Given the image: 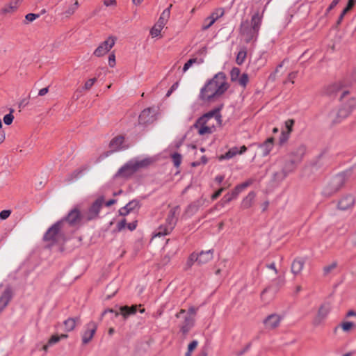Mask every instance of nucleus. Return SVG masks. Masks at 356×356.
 <instances>
[{
  "instance_id": "f257e3e1",
  "label": "nucleus",
  "mask_w": 356,
  "mask_h": 356,
  "mask_svg": "<svg viewBox=\"0 0 356 356\" xmlns=\"http://www.w3.org/2000/svg\"><path fill=\"white\" fill-rule=\"evenodd\" d=\"M228 88L225 74L218 72L201 88L199 98L204 102H212L222 95Z\"/></svg>"
},
{
  "instance_id": "f03ea898",
  "label": "nucleus",
  "mask_w": 356,
  "mask_h": 356,
  "mask_svg": "<svg viewBox=\"0 0 356 356\" xmlns=\"http://www.w3.org/2000/svg\"><path fill=\"white\" fill-rule=\"evenodd\" d=\"M263 14L257 11L251 17V20L241 22L240 35L246 43L254 42L258 37L261 25Z\"/></svg>"
},
{
  "instance_id": "7ed1b4c3",
  "label": "nucleus",
  "mask_w": 356,
  "mask_h": 356,
  "mask_svg": "<svg viewBox=\"0 0 356 356\" xmlns=\"http://www.w3.org/2000/svg\"><path fill=\"white\" fill-rule=\"evenodd\" d=\"M218 115L217 111H212L200 117L193 125L197 134L203 136L211 134L218 121Z\"/></svg>"
},
{
  "instance_id": "20e7f679",
  "label": "nucleus",
  "mask_w": 356,
  "mask_h": 356,
  "mask_svg": "<svg viewBox=\"0 0 356 356\" xmlns=\"http://www.w3.org/2000/svg\"><path fill=\"white\" fill-rule=\"evenodd\" d=\"M151 162L152 161L149 159L131 160L118 170L116 176L128 177L132 175L140 168L147 167L151 163Z\"/></svg>"
},
{
  "instance_id": "39448f33",
  "label": "nucleus",
  "mask_w": 356,
  "mask_h": 356,
  "mask_svg": "<svg viewBox=\"0 0 356 356\" xmlns=\"http://www.w3.org/2000/svg\"><path fill=\"white\" fill-rule=\"evenodd\" d=\"M178 213L179 208L177 207L171 208L165 219V224L164 225H161L158 228L155 236H161L170 234L176 225Z\"/></svg>"
},
{
  "instance_id": "423d86ee",
  "label": "nucleus",
  "mask_w": 356,
  "mask_h": 356,
  "mask_svg": "<svg viewBox=\"0 0 356 356\" xmlns=\"http://www.w3.org/2000/svg\"><path fill=\"white\" fill-rule=\"evenodd\" d=\"M346 181V177L343 173L334 176L324 186L322 191L323 195L327 197L332 195L343 186Z\"/></svg>"
},
{
  "instance_id": "0eeeda50",
  "label": "nucleus",
  "mask_w": 356,
  "mask_h": 356,
  "mask_svg": "<svg viewBox=\"0 0 356 356\" xmlns=\"http://www.w3.org/2000/svg\"><path fill=\"white\" fill-rule=\"evenodd\" d=\"M104 202V200L103 197L97 198L89 207L88 210L84 213L83 218L87 221L96 219L99 216Z\"/></svg>"
},
{
  "instance_id": "6e6552de",
  "label": "nucleus",
  "mask_w": 356,
  "mask_h": 356,
  "mask_svg": "<svg viewBox=\"0 0 356 356\" xmlns=\"http://www.w3.org/2000/svg\"><path fill=\"white\" fill-rule=\"evenodd\" d=\"M350 114V110H348L342 106L338 110L332 111L327 117L328 121L332 124L340 123Z\"/></svg>"
},
{
  "instance_id": "1a4fd4ad",
  "label": "nucleus",
  "mask_w": 356,
  "mask_h": 356,
  "mask_svg": "<svg viewBox=\"0 0 356 356\" xmlns=\"http://www.w3.org/2000/svg\"><path fill=\"white\" fill-rule=\"evenodd\" d=\"M116 38L113 36L108 37L105 41L102 42L94 51L93 55L97 57H102L106 54L114 46Z\"/></svg>"
},
{
  "instance_id": "9d476101",
  "label": "nucleus",
  "mask_w": 356,
  "mask_h": 356,
  "mask_svg": "<svg viewBox=\"0 0 356 356\" xmlns=\"http://www.w3.org/2000/svg\"><path fill=\"white\" fill-rule=\"evenodd\" d=\"M97 329V325L94 321L87 323L81 332V340L83 344H88L92 339Z\"/></svg>"
},
{
  "instance_id": "9b49d317",
  "label": "nucleus",
  "mask_w": 356,
  "mask_h": 356,
  "mask_svg": "<svg viewBox=\"0 0 356 356\" xmlns=\"http://www.w3.org/2000/svg\"><path fill=\"white\" fill-rule=\"evenodd\" d=\"M332 307L330 303L324 302L319 307L318 312L313 320V324L316 326L321 325L327 318Z\"/></svg>"
},
{
  "instance_id": "f8f14e48",
  "label": "nucleus",
  "mask_w": 356,
  "mask_h": 356,
  "mask_svg": "<svg viewBox=\"0 0 356 356\" xmlns=\"http://www.w3.org/2000/svg\"><path fill=\"white\" fill-rule=\"evenodd\" d=\"M284 316L278 314H271L268 315L264 321L263 323L266 329L273 330L277 328Z\"/></svg>"
},
{
  "instance_id": "ddd939ff",
  "label": "nucleus",
  "mask_w": 356,
  "mask_h": 356,
  "mask_svg": "<svg viewBox=\"0 0 356 356\" xmlns=\"http://www.w3.org/2000/svg\"><path fill=\"white\" fill-rule=\"evenodd\" d=\"M355 203V198L354 195L351 194H347L342 196L337 204V207L339 209L342 211H347L352 209Z\"/></svg>"
},
{
  "instance_id": "4468645a",
  "label": "nucleus",
  "mask_w": 356,
  "mask_h": 356,
  "mask_svg": "<svg viewBox=\"0 0 356 356\" xmlns=\"http://www.w3.org/2000/svg\"><path fill=\"white\" fill-rule=\"evenodd\" d=\"M156 110L152 108L144 109L139 116V123L147 124L156 120Z\"/></svg>"
},
{
  "instance_id": "2eb2a0df",
  "label": "nucleus",
  "mask_w": 356,
  "mask_h": 356,
  "mask_svg": "<svg viewBox=\"0 0 356 356\" xmlns=\"http://www.w3.org/2000/svg\"><path fill=\"white\" fill-rule=\"evenodd\" d=\"M22 1L23 0H10L1 9L0 13L3 15L13 14L17 10Z\"/></svg>"
},
{
  "instance_id": "dca6fc26",
  "label": "nucleus",
  "mask_w": 356,
  "mask_h": 356,
  "mask_svg": "<svg viewBox=\"0 0 356 356\" xmlns=\"http://www.w3.org/2000/svg\"><path fill=\"white\" fill-rule=\"evenodd\" d=\"M63 221H59L53 225L45 233L44 240L46 241H55L57 239L58 232L61 228Z\"/></svg>"
},
{
  "instance_id": "f3484780",
  "label": "nucleus",
  "mask_w": 356,
  "mask_h": 356,
  "mask_svg": "<svg viewBox=\"0 0 356 356\" xmlns=\"http://www.w3.org/2000/svg\"><path fill=\"white\" fill-rule=\"evenodd\" d=\"M11 299V291L6 288L0 294V313L6 307Z\"/></svg>"
},
{
  "instance_id": "a211bd4d",
  "label": "nucleus",
  "mask_w": 356,
  "mask_h": 356,
  "mask_svg": "<svg viewBox=\"0 0 356 356\" xmlns=\"http://www.w3.org/2000/svg\"><path fill=\"white\" fill-rule=\"evenodd\" d=\"M305 263V259H303L302 258L295 259L291 264V273L295 275H299L303 269Z\"/></svg>"
},
{
  "instance_id": "6ab92c4d",
  "label": "nucleus",
  "mask_w": 356,
  "mask_h": 356,
  "mask_svg": "<svg viewBox=\"0 0 356 356\" xmlns=\"http://www.w3.org/2000/svg\"><path fill=\"white\" fill-rule=\"evenodd\" d=\"M81 218V216L79 210L75 208L68 213L65 220L70 225H76L80 221Z\"/></svg>"
},
{
  "instance_id": "aec40b11",
  "label": "nucleus",
  "mask_w": 356,
  "mask_h": 356,
  "mask_svg": "<svg viewBox=\"0 0 356 356\" xmlns=\"http://www.w3.org/2000/svg\"><path fill=\"white\" fill-rule=\"evenodd\" d=\"M195 318L191 316H186L184 321L180 326V330L183 334H186L189 330L193 327Z\"/></svg>"
},
{
  "instance_id": "412c9836",
  "label": "nucleus",
  "mask_w": 356,
  "mask_h": 356,
  "mask_svg": "<svg viewBox=\"0 0 356 356\" xmlns=\"http://www.w3.org/2000/svg\"><path fill=\"white\" fill-rule=\"evenodd\" d=\"M262 156H267L273 147V138H268L263 144L259 145Z\"/></svg>"
},
{
  "instance_id": "4be33fe9",
  "label": "nucleus",
  "mask_w": 356,
  "mask_h": 356,
  "mask_svg": "<svg viewBox=\"0 0 356 356\" xmlns=\"http://www.w3.org/2000/svg\"><path fill=\"white\" fill-rule=\"evenodd\" d=\"M124 140V137L121 136H117L112 139L109 145L111 152H116L124 148L122 146Z\"/></svg>"
},
{
  "instance_id": "5701e85b",
  "label": "nucleus",
  "mask_w": 356,
  "mask_h": 356,
  "mask_svg": "<svg viewBox=\"0 0 356 356\" xmlns=\"http://www.w3.org/2000/svg\"><path fill=\"white\" fill-rule=\"evenodd\" d=\"M141 305H132L131 307L129 306H123L120 308V314L122 315L124 318H127L129 315L135 314L137 312L138 307H140Z\"/></svg>"
},
{
  "instance_id": "b1692460",
  "label": "nucleus",
  "mask_w": 356,
  "mask_h": 356,
  "mask_svg": "<svg viewBox=\"0 0 356 356\" xmlns=\"http://www.w3.org/2000/svg\"><path fill=\"white\" fill-rule=\"evenodd\" d=\"M256 194L254 192H250L248 195L243 198L241 202V207L243 209H248L253 204Z\"/></svg>"
},
{
  "instance_id": "393cba45",
  "label": "nucleus",
  "mask_w": 356,
  "mask_h": 356,
  "mask_svg": "<svg viewBox=\"0 0 356 356\" xmlns=\"http://www.w3.org/2000/svg\"><path fill=\"white\" fill-rule=\"evenodd\" d=\"M213 259V252L211 250L202 252L198 254L197 263L199 264H204Z\"/></svg>"
},
{
  "instance_id": "a878e982",
  "label": "nucleus",
  "mask_w": 356,
  "mask_h": 356,
  "mask_svg": "<svg viewBox=\"0 0 356 356\" xmlns=\"http://www.w3.org/2000/svg\"><path fill=\"white\" fill-rule=\"evenodd\" d=\"M306 152L305 145H301L298 146L294 152H292V158L296 159V161H300Z\"/></svg>"
},
{
  "instance_id": "bb28decb",
  "label": "nucleus",
  "mask_w": 356,
  "mask_h": 356,
  "mask_svg": "<svg viewBox=\"0 0 356 356\" xmlns=\"http://www.w3.org/2000/svg\"><path fill=\"white\" fill-rule=\"evenodd\" d=\"M204 63L202 58H193L189 59L183 67V72L185 73L193 65H201Z\"/></svg>"
},
{
  "instance_id": "cd10ccee",
  "label": "nucleus",
  "mask_w": 356,
  "mask_h": 356,
  "mask_svg": "<svg viewBox=\"0 0 356 356\" xmlns=\"http://www.w3.org/2000/svg\"><path fill=\"white\" fill-rule=\"evenodd\" d=\"M79 7V2L77 0L74 3L69 5L67 8L63 11V14L66 17H69L72 15Z\"/></svg>"
},
{
  "instance_id": "c85d7f7f",
  "label": "nucleus",
  "mask_w": 356,
  "mask_h": 356,
  "mask_svg": "<svg viewBox=\"0 0 356 356\" xmlns=\"http://www.w3.org/2000/svg\"><path fill=\"white\" fill-rule=\"evenodd\" d=\"M118 290V286H116L114 283H111L106 289V298L110 299L117 293Z\"/></svg>"
},
{
  "instance_id": "c756f323",
  "label": "nucleus",
  "mask_w": 356,
  "mask_h": 356,
  "mask_svg": "<svg viewBox=\"0 0 356 356\" xmlns=\"http://www.w3.org/2000/svg\"><path fill=\"white\" fill-rule=\"evenodd\" d=\"M164 26L165 24L158 21L150 31L151 35L153 38L158 37L160 35L161 31H162Z\"/></svg>"
},
{
  "instance_id": "7c9ffc66",
  "label": "nucleus",
  "mask_w": 356,
  "mask_h": 356,
  "mask_svg": "<svg viewBox=\"0 0 356 356\" xmlns=\"http://www.w3.org/2000/svg\"><path fill=\"white\" fill-rule=\"evenodd\" d=\"M236 154H238V148L237 147H234L231 148L225 154L221 155L219 157V160L222 161L224 159H229L235 156Z\"/></svg>"
},
{
  "instance_id": "2f4dec72",
  "label": "nucleus",
  "mask_w": 356,
  "mask_h": 356,
  "mask_svg": "<svg viewBox=\"0 0 356 356\" xmlns=\"http://www.w3.org/2000/svg\"><path fill=\"white\" fill-rule=\"evenodd\" d=\"M79 318H70L65 321L64 325L65 330L67 332H70L73 330L76 326V321H79Z\"/></svg>"
},
{
  "instance_id": "473e14b6",
  "label": "nucleus",
  "mask_w": 356,
  "mask_h": 356,
  "mask_svg": "<svg viewBox=\"0 0 356 356\" xmlns=\"http://www.w3.org/2000/svg\"><path fill=\"white\" fill-rule=\"evenodd\" d=\"M300 161H296V159L291 158V161L285 164V166L283 169L285 175L292 172L295 169L296 165Z\"/></svg>"
},
{
  "instance_id": "72a5a7b5",
  "label": "nucleus",
  "mask_w": 356,
  "mask_h": 356,
  "mask_svg": "<svg viewBox=\"0 0 356 356\" xmlns=\"http://www.w3.org/2000/svg\"><path fill=\"white\" fill-rule=\"evenodd\" d=\"M247 56V51L245 48H242L237 54L236 62L238 65H242L246 58Z\"/></svg>"
},
{
  "instance_id": "f704fd0d",
  "label": "nucleus",
  "mask_w": 356,
  "mask_h": 356,
  "mask_svg": "<svg viewBox=\"0 0 356 356\" xmlns=\"http://www.w3.org/2000/svg\"><path fill=\"white\" fill-rule=\"evenodd\" d=\"M215 22L216 21L213 17H212L211 15L209 16L208 17L204 19L202 26V29L203 31H205V30L209 29L215 23Z\"/></svg>"
},
{
  "instance_id": "c9c22d12",
  "label": "nucleus",
  "mask_w": 356,
  "mask_h": 356,
  "mask_svg": "<svg viewBox=\"0 0 356 356\" xmlns=\"http://www.w3.org/2000/svg\"><path fill=\"white\" fill-rule=\"evenodd\" d=\"M252 184V180L249 179L241 184H238L236 186L235 194L237 193H241L243 190H245L247 187L250 186Z\"/></svg>"
},
{
  "instance_id": "e433bc0d",
  "label": "nucleus",
  "mask_w": 356,
  "mask_h": 356,
  "mask_svg": "<svg viewBox=\"0 0 356 356\" xmlns=\"http://www.w3.org/2000/svg\"><path fill=\"white\" fill-rule=\"evenodd\" d=\"M343 106L347 108L348 110H350L351 113L353 110L356 108V98H350L346 104L343 105Z\"/></svg>"
},
{
  "instance_id": "4c0bfd02",
  "label": "nucleus",
  "mask_w": 356,
  "mask_h": 356,
  "mask_svg": "<svg viewBox=\"0 0 356 356\" xmlns=\"http://www.w3.org/2000/svg\"><path fill=\"white\" fill-rule=\"evenodd\" d=\"M170 13L169 11V9H165L161 13L158 21L165 25L170 17Z\"/></svg>"
},
{
  "instance_id": "58836bf2",
  "label": "nucleus",
  "mask_w": 356,
  "mask_h": 356,
  "mask_svg": "<svg viewBox=\"0 0 356 356\" xmlns=\"http://www.w3.org/2000/svg\"><path fill=\"white\" fill-rule=\"evenodd\" d=\"M235 191H236V187L234 188V189L232 191L231 193H227L226 194L223 199L225 200V201L228 203L229 202H231L232 200L235 199L237 197V196L241 193H237L235 194Z\"/></svg>"
},
{
  "instance_id": "ea45409f",
  "label": "nucleus",
  "mask_w": 356,
  "mask_h": 356,
  "mask_svg": "<svg viewBox=\"0 0 356 356\" xmlns=\"http://www.w3.org/2000/svg\"><path fill=\"white\" fill-rule=\"evenodd\" d=\"M337 263L336 261H334L331 263L330 264L324 266L323 268V274L324 275H327L329 273H330L333 270H334L337 268Z\"/></svg>"
},
{
  "instance_id": "a19ab883",
  "label": "nucleus",
  "mask_w": 356,
  "mask_h": 356,
  "mask_svg": "<svg viewBox=\"0 0 356 356\" xmlns=\"http://www.w3.org/2000/svg\"><path fill=\"white\" fill-rule=\"evenodd\" d=\"M241 75V71L238 67L232 68L230 72V77L232 81H236Z\"/></svg>"
},
{
  "instance_id": "79ce46f5",
  "label": "nucleus",
  "mask_w": 356,
  "mask_h": 356,
  "mask_svg": "<svg viewBox=\"0 0 356 356\" xmlns=\"http://www.w3.org/2000/svg\"><path fill=\"white\" fill-rule=\"evenodd\" d=\"M171 157H172V160L174 163V165L175 167L178 168L181 163L182 157H181V154H179L178 153H174L172 154Z\"/></svg>"
},
{
  "instance_id": "37998d69",
  "label": "nucleus",
  "mask_w": 356,
  "mask_h": 356,
  "mask_svg": "<svg viewBox=\"0 0 356 356\" xmlns=\"http://www.w3.org/2000/svg\"><path fill=\"white\" fill-rule=\"evenodd\" d=\"M249 81V78H248V75L247 74H243L241 75H240V76L238 77V80L236 81H238V83L245 87L248 82Z\"/></svg>"
},
{
  "instance_id": "c03bdc74",
  "label": "nucleus",
  "mask_w": 356,
  "mask_h": 356,
  "mask_svg": "<svg viewBox=\"0 0 356 356\" xmlns=\"http://www.w3.org/2000/svg\"><path fill=\"white\" fill-rule=\"evenodd\" d=\"M354 326L355 324L352 322H343L341 324V329L344 332L350 331Z\"/></svg>"
},
{
  "instance_id": "a18cd8bd",
  "label": "nucleus",
  "mask_w": 356,
  "mask_h": 356,
  "mask_svg": "<svg viewBox=\"0 0 356 356\" xmlns=\"http://www.w3.org/2000/svg\"><path fill=\"white\" fill-rule=\"evenodd\" d=\"M13 112V110H11L10 113H8V114H6L4 117H3V122L6 124L7 125H10L12 124L13 121V119H14V116L12 114V113Z\"/></svg>"
},
{
  "instance_id": "49530a36",
  "label": "nucleus",
  "mask_w": 356,
  "mask_h": 356,
  "mask_svg": "<svg viewBox=\"0 0 356 356\" xmlns=\"http://www.w3.org/2000/svg\"><path fill=\"white\" fill-rule=\"evenodd\" d=\"M224 15V10L222 8H218L211 14V16L216 21L218 18L221 17Z\"/></svg>"
},
{
  "instance_id": "de8ad7c7",
  "label": "nucleus",
  "mask_w": 356,
  "mask_h": 356,
  "mask_svg": "<svg viewBox=\"0 0 356 356\" xmlns=\"http://www.w3.org/2000/svg\"><path fill=\"white\" fill-rule=\"evenodd\" d=\"M294 124V120L292 119H289L285 122V127L286 129V131L289 134H291L292 131V127Z\"/></svg>"
},
{
  "instance_id": "09e8293b",
  "label": "nucleus",
  "mask_w": 356,
  "mask_h": 356,
  "mask_svg": "<svg viewBox=\"0 0 356 356\" xmlns=\"http://www.w3.org/2000/svg\"><path fill=\"white\" fill-rule=\"evenodd\" d=\"M197 260H198V254H197L195 253H193L191 254V256L187 261V264L188 266H191L195 261L197 262Z\"/></svg>"
},
{
  "instance_id": "8fccbe9b",
  "label": "nucleus",
  "mask_w": 356,
  "mask_h": 356,
  "mask_svg": "<svg viewBox=\"0 0 356 356\" xmlns=\"http://www.w3.org/2000/svg\"><path fill=\"white\" fill-rule=\"evenodd\" d=\"M39 15L34 13H29L25 16V19L29 22H32L39 17Z\"/></svg>"
},
{
  "instance_id": "3c124183",
  "label": "nucleus",
  "mask_w": 356,
  "mask_h": 356,
  "mask_svg": "<svg viewBox=\"0 0 356 356\" xmlns=\"http://www.w3.org/2000/svg\"><path fill=\"white\" fill-rule=\"evenodd\" d=\"M289 135H290V134L283 131L282 132L280 138V144H283V143H286L289 138Z\"/></svg>"
},
{
  "instance_id": "603ef678",
  "label": "nucleus",
  "mask_w": 356,
  "mask_h": 356,
  "mask_svg": "<svg viewBox=\"0 0 356 356\" xmlns=\"http://www.w3.org/2000/svg\"><path fill=\"white\" fill-rule=\"evenodd\" d=\"M96 78L88 79L84 85V89L90 90L96 81Z\"/></svg>"
},
{
  "instance_id": "864d4df0",
  "label": "nucleus",
  "mask_w": 356,
  "mask_h": 356,
  "mask_svg": "<svg viewBox=\"0 0 356 356\" xmlns=\"http://www.w3.org/2000/svg\"><path fill=\"white\" fill-rule=\"evenodd\" d=\"M60 340V337L58 335L54 334L52 335L49 339L48 342L49 345H53L58 343Z\"/></svg>"
},
{
  "instance_id": "5fc2aeb1",
  "label": "nucleus",
  "mask_w": 356,
  "mask_h": 356,
  "mask_svg": "<svg viewBox=\"0 0 356 356\" xmlns=\"http://www.w3.org/2000/svg\"><path fill=\"white\" fill-rule=\"evenodd\" d=\"M11 213L10 210H3L0 212V218L1 220H6L8 218Z\"/></svg>"
},
{
  "instance_id": "6e6d98bb",
  "label": "nucleus",
  "mask_w": 356,
  "mask_h": 356,
  "mask_svg": "<svg viewBox=\"0 0 356 356\" xmlns=\"http://www.w3.org/2000/svg\"><path fill=\"white\" fill-rule=\"evenodd\" d=\"M126 225H127V220H126V219L123 218L118 223V225H117L118 230L121 231L126 227Z\"/></svg>"
},
{
  "instance_id": "4d7b16f0",
  "label": "nucleus",
  "mask_w": 356,
  "mask_h": 356,
  "mask_svg": "<svg viewBox=\"0 0 356 356\" xmlns=\"http://www.w3.org/2000/svg\"><path fill=\"white\" fill-rule=\"evenodd\" d=\"M103 3L106 6H115L117 5L116 0H104Z\"/></svg>"
},
{
  "instance_id": "13d9d810",
  "label": "nucleus",
  "mask_w": 356,
  "mask_h": 356,
  "mask_svg": "<svg viewBox=\"0 0 356 356\" xmlns=\"http://www.w3.org/2000/svg\"><path fill=\"white\" fill-rule=\"evenodd\" d=\"M138 205V203L137 201H131L130 202H129L126 207H128V209H129L130 211H132L134 210L135 208H136Z\"/></svg>"
},
{
  "instance_id": "bf43d9fd",
  "label": "nucleus",
  "mask_w": 356,
  "mask_h": 356,
  "mask_svg": "<svg viewBox=\"0 0 356 356\" xmlns=\"http://www.w3.org/2000/svg\"><path fill=\"white\" fill-rule=\"evenodd\" d=\"M108 65L112 67L115 65V56L113 54H111L108 57Z\"/></svg>"
},
{
  "instance_id": "052dcab7",
  "label": "nucleus",
  "mask_w": 356,
  "mask_h": 356,
  "mask_svg": "<svg viewBox=\"0 0 356 356\" xmlns=\"http://www.w3.org/2000/svg\"><path fill=\"white\" fill-rule=\"evenodd\" d=\"M224 190H225V188H223V187L219 188L214 194L212 195V196H211L212 200H216V198H218L221 195V193L224 191Z\"/></svg>"
},
{
  "instance_id": "680f3d73",
  "label": "nucleus",
  "mask_w": 356,
  "mask_h": 356,
  "mask_svg": "<svg viewBox=\"0 0 356 356\" xmlns=\"http://www.w3.org/2000/svg\"><path fill=\"white\" fill-rule=\"evenodd\" d=\"M131 211L129 210V209H128L127 207H124L122 208H121L120 210H119V213H120V215L121 216H126Z\"/></svg>"
},
{
  "instance_id": "e2e57ef3",
  "label": "nucleus",
  "mask_w": 356,
  "mask_h": 356,
  "mask_svg": "<svg viewBox=\"0 0 356 356\" xmlns=\"http://www.w3.org/2000/svg\"><path fill=\"white\" fill-rule=\"evenodd\" d=\"M197 346V341H193L191 343L188 344V350L190 351H193Z\"/></svg>"
},
{
  "instance_id": "0e129e2a",
  "label": "nucleus",
  "mask_w": 356,
  "mask_h": 356,
  "mask_svg": "<svg viewBox=\"0 0 356 356\" xmlns=\"http://www.w3.org/2000/svg\"><path fill=\"white\" fill-rule=\"evenodd\" d=\"M195 314H196V309L194 307H191V308H189V309L188 311L187 316H191L194 318V316L195 315Z\"/></svg>"
},
{
  "instance_id": "69168bd1",
  "label": "nucleus",
  "mask_w": 356,
  "mask_h": 356,
  "mask_svg": "<svg viewBox=\"0 0 356 356\" xmlns=\"http://www.w3.org/2000/svg\"><path fill=\"white\" fill-rule=\"evenodd\" d=\"M48 91H49L48 88H43L39 90L38 95L40 96H44L48 92Z\"/></svg>"
},
{
  "instance_id": "338daca9",
  "label": "nucleus",
  "mask_w": 356,
  "mask_h": 356,
  "mask_svg": "<svg viewBox=\"0 0 356 356\" xmlns=\"http://www.w3.org/2000/svg\"><path fill=\"white\" fill-rule=\"evenodd\" d=\"M340 1L341 0H333L328 8V10H330L333 9L339 3Z\"/></svg>"
},
{
  "instance_id": "774afa93",
  "label": "nucleus",
  "mask_w": 356,
  "mask_h": 356,
  "mask_svg": "<svg viewBox=\"0 0 356 356\" xmlns=\"http://www.w3.org/2000/svg\"><path fill=\"white\" fill-rule=\"evenodd\" d=\"M350 10V8H349L348 7H346L342 11L340 17H339V20H341L343 17V16Z\"/></svg>"
}]
</instances>
